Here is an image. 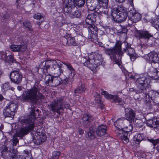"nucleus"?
Returning <instances> with one entry per match:
<instances>
[{
  "mask_svg": "<svg viewBox=\"0 0 159 159\" xmlns=\"http://www.w3.org/2000/svg\"><path fill=\"white\" fill-rule=\"evenodd\" d=\"M17 89L19 91H20L22 89V87L20 86H18L17 87Z\"/></svg>",
  "mask_w": 159,
  "mask_h": 159,
  "instance_id": "69168bd1",
  "label": "nucleus"
},
{
  "mask_svg": "<svg viewBox=\"0 0 159 159\" xmlns=\"http://www.w3.org/2000/svg\"><path fill=\"white\" fill-rule=\"evenodd\" d=\"M95 128V126L94 125H92L89 128V131L88 132H94V129Z\"/></svg>",
  "mask_w": 159,
  "mask_h": 159,
  "instance_id": "6e6d98bb",
  "label": "nucleus"
},
{
  "mask_svg": "<svg viewBox=\"0 0 159 159\" xmlns=\"http://www.w3.org/2000/svg\"><path fill=\"white\" fill-rule=\"evenodd\" d=\"M24 152L25 154H26V155H28L29 153V152L27 150H25L24 151Z\"/></svg>",
  "mask_w": 159,
  "mask_h": 159,
  "instance_id": "338daca9",
  "label": "nucleus"
},
{
  "mask_svg": "<svg viewBox=\"0 0 159 159\" xmlns=\"http://www.w3.org/2000/svg\"><path fill=\"white\" fill-rule=\"evenodd\" d=\"M62 63L57 60L45 61L41 63L39 68L43 69L44 72L49 73L53 76L58 77L63 73L61 66Z\"/></svg>",
  "mask_w": 159,
  "mask_h": 159,
  "instance_id": "f257e3e1",
  "label": "nucleus"
},
{
  "mask_svg": "<svg viewBox=\"0 0 159 159\" xmlns=\"http://www.w3.org/2000/svg\"><path fill=\"white\" fill-rule=\"evenodd\" d=\"M89 58L91 59H103L102 55L99 54L98 51H96L95 52L92 53L89 56Z\"/></svg>",
  "mask_w": 159,
  "mask_h": 159,
  "instance_id": "473e14b6",
  "label": "nucleus"
},
{
  "mask_svg": "<svg viewBox=\"0 0 159 159\" xmlns=\"http://www.w3.org/2000/svg\"><path fill=\"white\" fill-rule=\"evenodd\" d=\"M85 90V85L84 84L81 83L79 86L75 90L74 94L77 95V94L81 93L84 92Z\"/></svg>",
  "mask_w": 159,
  "mask_h": 159,
  "instance_id": "72a5a7b5",
  "label": "nucleus"
},
{
  "mask_svg": "<svg viewBox=\"0 0 159 159\" xmlns=\"http://www.w3.org/2000/svg\"><path fill=\"white\" fill-rule=\"evenodd\" d=\"M124 43L125 47L123 51L122 50V43L121 42L119 41H117L114 47L106 48L104 50L106 54L110 56V58L111 60H113L118 65L120 64V62L116 59V56L122 55L124 52H125L128 49L131 48L130 44L125 41Z\"/></svg>",
  "mask_w": 159,
  "mask_h": 159,
  "instance_id": "7ed1b4c3",
  "label": "nucleus"
},
{
  "mask_svg": "<svg viewBox=\"0 0 159 159\" xmlns=\"http://www.w3.org/2000/svg\"><path fill=\"white\" fill-rule=\"evenodd\" d=\"M97 34H98L99 35H103L104 33V32H103V30H99V29L98 30H98H97Z\"/></svg>",
  "mask_w": 159,
  "mask_h": 159,
  "instance_id": "4d7b16f0",
  "label": "nucleus"
},
{
  "mask_svg": "<svg viewBox=\"0 0 159 159\" xmlns=\"http://www.w3.org/2000/svg\"><path fill=\"white\" fill-rule=\"evenodd\" d=\"M101 94L108 99H113L115 102H118L120 103L122 102V100L117 95H112L109 94L107 91H102L101 92Z\"/></svg>",
  "mask_w": 159,
  "mask_h": 159,
  "instance_id": "5701e85b",
  "label": "nucleus"
},
{
  "mask_svg": "<svg viewBox=\"0 0 159 159\" xmlns=\"http://www.w3.org/2000/svg\"><path fill=\"white\" fill-rule=\"evenodd\" d=\"M97 16L94 13H92L89 15L85 19L86 25H92L96 20Z\"/></svg>",
  "mask_w": 159,
  "mask_h": 159,
  "instance_id": "bb28decb",
  "label": "nucleus"
},
{
  "mask_svg": "<svg viewBox=\"0 0 159 159\" xmlns=\"http://www.w3.org/2000/svg\"><path fill=\"white\" fill-rule=\"evenodd\" d=\"M155 99H154L155 101H156L157 104H159V95H157L155 98Z\"/></svg>",
  "mask_w": 159,
  "mask_h": 159,
  "instance_id": "13d9d810",
  "label": "nucleus"
},
{
  "mask_svg": "<svg viewBox=\"0 0 159 159\" xmlns=\"http://www.w3.org/2000/svg\"><path fill=\"white\" fill-rule=\"evenodd\" d=\"M30 114L26 118L22 119L20 121L21 124L27 126L22 127L19 131L17 133V135L19 137H23L27 134L29 132L32 131L34 127V121L36 118L35 116V110L32 107L31 108Z\"/></svg>",
  "mask_w": 159,
  "mask_h": 159,
  "instance_id": "20e7f679",
  "label": "nucleus"
},
{
  "mask_svg": "<svg viewBox=\"0 0 159 159\" xmlns=\"http://www.w3.org/2000/svg\"><path fill=\"white\" fill-rule=\"evenodd\" d=\"M11 111V113L12 114H15V112L17 107V106L16 104L14 103H10L8 106H7Z\"/></svg>",
  "mask_w": 159,
  "mask_h": 159,
  "instance_id": "58836bf2",
  "label": "nucleus"
},
{
  "mask_svg": "<svg viewBox=\"0 0 159 159\" xmlns=\"http://www.w3.org/2000/svg\"><path fill=\"white\" fill-rule=\"evenodd\" d=\"M14 88L13 87H11L10 85V84L9 83H5L3 84L1 86V90L4 92L6 91L9 89H11L12 90H14Z\"/></svg>",
  "mask_w": 159,
  "mask_h": 159,
  "instance_id": "4c0bfd02",
  "label": "nucleus"
},
{
  "mask_svg": "<svg viewBox=\"0 0 159 159\" xmlns=\"http://www.w3.org/2000/svg\"><path fill=\"white\" fill-rule=\"evenodd\" d=\"M127 124H129V121L125 117L119 118L114 122V125L116 128L124 129L125 128L128 130L129 126H127Z\"/></svg>",
  "mask_w": 159,
  "mask_h": 159,
  "instance_id": "2eb2a0df",
  "label": "nucleus"
},
{
  "mask_svg": "<svg viewBox=\"0 0 159 159\" xmlns=\"http://www.w3.org/2000/svg\"><path fill=\"white\" fill-rule=\"evenodd\" d=\"M63 107L70 109V105L67 102L63 103L62 100L61 98L55 100L50 104L51 110L53 112H57L58 114L63 111Z\"/></svg>",
  "mask_w": 159,
  "mask_h": 159,
  "instance_id": "0eeeda50",
  "label": "nucleus"
},
{
  "mask_svg": "<svg viewBox=\"0 0 159 159\" xmlns=\"http://www.w3.org/2000/svg\"><path fill=\"white\" fill-rule=\"evenodd\" d=\"M158 72L156 69H154L153 72V75L151 76V77L154 79H157L158 78V76L157 75Z\"/></svg>",
  "mask_w": 159,
  "mask_h": 159,
  "instance_id": "603ef678",
  "label": "nucleus"
},
{
  "mask_svg": "<svg viewBox=\"0 0 159 159\" xmlns=\"http://www.w3.org/2000/svg\"><path fill=\"white\" fill-rule=\"evenodd\" d=\"M11 111L7 106L5 107L4 109L3 114L5 117H12L15 115L11 113Z\"/></svg>",
  "mask_w": 159,
  "mask_h": 159,
  "instance_id": "f704fd0d",
  "label": "nucleus"
},
{
  "mask_svg": "<svg viewBox=\"0 0 159 159\" xmlns=\"http://www.w3.org/2000/svg\"><path fill=\"white\" fill-rule=\"evenodd\" d=\"M130 4L131 5V7H132V6L133 5V0H128Z\"/></svg>",
  "mask_w": 159,
  "mask_h": 159,
  "instance_id": "0e129e2a",
  "label": "nucleus"
},
{
  "mask_svg": "<svg viewBox=\"0 0 159 159\" xmlns=\"http://www.w3.org/2000/svg\"><path fill=\"white\" fill-rule=\"evenodd\" d=\"M64 31V34H66V37H67L63 39V44L65 45V44H67L68 45L75 46L76 43L75 40V39L73 37H70L69 34L66 35L67 31L66 30H64L63 29H61L60 30V34H61L62 32Z\"/></svg>",
  "mask_w": 159,
  "mask_h": 159,
  "instance_id": "6ab92c4d",
  "label": "nucleus"
},
{
  "mask_svg": "<svg viewBox=\"0 0 159 159\" xmlns=\"http://www.w3.org/2000/svg\"><path fill=\"white\" fill-rule=\"evenodd\" d=\"M143 134L137 133L134 137V140L136 143L139 144L143 139Z\"/></svg>",
  "mask_w": 159,
  "mask_h": 159,
  "instance_id": "e433bc0d",
  "label": "nucleus"
},
{
  "mask_svg": "<svg viewBox=\"0 0 159 159\" xmlns=\"http://www.w3.org/2000/svg\"><path fill=\"white\" fill-rule=\"evenodd\" d=\"M5 99V98L0 93V102H2Z\"/></svg>",
  "mask_w": 159,
  "mask_h": 159,
  "instance_id": "052dcab7",
  "label": "nucleus"
},
{
  "mask_svg": "<svg viewBox=\"0 0 159 159\" xmlns=\"http://www.w3.org/2000/svg\"><path fill=\"white\" fill-rule=\"evenodd\" d=\"M34 138L36 141L37 143L40 144L45 141L46 137L45 134L41 132L40 129H38L36 132L34 134Z\"/></svg>",
  "mask_w": 159,
  "mask_h": 159,
  "instance_id": "aec40b11",
  "label": "nucleus"
},
{
  "mask_svg": "<svg viewBox=\"0 0 159 159\" xmlns=\"http://www.w3.org/2000/svg\"><path fill=\"white\" fill-rule=\"evenodd\" d=\"M62 81L61 78L59 77L53 76L52 77V76H49L45 84L52 87H56L60 85Z\"/></svg>",
  "mask_w": 159,
  "mask_h": 159,
  "instance_id": "f3484780",
  "label": "nucleus"
},
{
  "mask_svg": "<svg viewBox=\"0 0 159 159\" xmlns=\"http://www.w3.org/2000/svg\"><path fill=\"white\" fill-rule=\"evenodd\" d=\"M151 38V39H147V43L148 45H149L152 44L153 43H154L155 41V39L153 38V36Z\"/></svg>",
  "mask_w": 159,
  "mask_h": 159,
  "instance_id": "8fccbe9b",
  "label": "nucleus"
},
{
  "mask_svg": "<svg viewBox=\"0 0 159 159\" xmlns=\"http://www.w3.org/2000/svg\"><path fill=\"white\" fill-rule=\"evenodd\" d=\"M127 31L128 29L125 27H124L122 28L121 30L119 33L123 34L125 37L126 38Z\"/></svg>",
  "mask_w": 159,
  "mask_h": 159,
  "instance_id": "09e8293b",
  "label": "nucleus"
},
{
  "mask_svg": "<svg viewBox=\"0 0 159 159\" xmlns=\"http://www.w3.org/2000/svg\"><path fill=\"white\" fill-rule=\"evenodd\" d=\"M101 2L100 7L98 10V13L102 15H105L108 16L109 9L108 7V0H100Z\"/></svg>",
  "mask_w": 159,
  "mask_h": 159,
  "instance_id": "dca6fc26",
  "label": "nucleus"
},
{
  "mask_svg": "<svg viewBox=\"0 0 159 159\" xmlns=\"http://www.w3.org/2000/svg\"><path fill=\"white\" fill-rule=\"evenodd\" d=\"M89 31L88 38L92 40H96L97 39V28L93 24L86 25Z\"/></svg>",
  "mask_w": 159,
  "mask_h": 159,
  "instance_id": "ddd939ff",
  "label": "nucleus"
},
{
  "mask_svg": "<svg viewBox=\"0 0 159 159\" xmlns=\"http://www.w3.org/2000/svg\"><path fill=\"white\" fill-rule=\"evenodd\" d=\"M106 126L105 125H102L97 127L95 132L98 136L101 137L106 133Z\"/></svg>",
  "mask_w": 159,
  "mask_h": 159,
  "instance_id": "a878e982",
  "label": "nucleus"
},
{
  "mask_svg": "<svg viewBox=\"0 0 159 159\" xmlns=\"http://www.w3.org/2000/svg\"><path fill=\"white\" fill-rule=\"evenodd\" d=\"M66 66L68 69L69 75L66 77L65 79L62 81V83L64 84H66L69 82H71L73 80V78L75 73L74 69L69 63H63Z\"/></svg>",
  "mask_w": 159,
  "mask_h": 159,
  "instance_id": "9b49d317",
  "label": "nucleus"
},
{
  "mask_svg": "<svg viewBox=\"0 0 159 159\" xmlns=\"http://www.w3.org/2000/svg\"><path fill=\"white\" fill-rule=\"evenodd\" d=\"M9 57L10 59V61L11 62L13 63L15 61V60L13 57V56L12 55H10Z\"/></svg>",
  "mask_w": 159,
  "mask_h": 159,
  "instance_id": "5fc2aeb1",
  "label": "nucleus"
},
{
  "mask_svg": "<svg viewBox=\"0 0 159 159\" xmlns=\"http://www.w3.org/2000/svg\"><path fill=\"white\" fill-rule=\"evenodd\" d=\"M76 10L71 12L69 15V16L71 18L79 17L81 15V11L75 8Z\"/></svg>",
  "mask_w": 159,
  "mask_h": 159,
  "instance_id": "c9c22d12",
  "label": "nucleus"
},
{
  "mask_svg": "<svg viewBox=\"0 0 159 159\" xmlns=\"http://www.w3.org/2000/svg\"><path fill=\"white\" fill-rule=\"evenodd\" d=\"M11 81L16 84H18L21 81L22 78V73L19 71L14 70L10 73Z\"/></svg>",
  "mask_w": 159,
  "mask_h": 159,
  "instance_id": "9d476101",
  "label": "nucleus"
},
{
  "mask_svg": "<svg viewBox=\"0 0 159 159\" xmlns=\"http://www.w3.org/2000/svg\"><path fill=\"white\" fill-rule=\"evenodd\" d=\"M92 116L90 114H84L82 117V124L85 128L88 127L90 125V122L93 120Z\"/></svg>",
  "mask_w": 159,
  "mask_h": 159,
  "instance_id": "4be33fe9",
  "label": "nucleus"
},
{
  "mask_svg": "<svg viewBox=\"0 0 159 159\" xmlns=\"http://www.w3.org/2000/svg\"><path fill=\"white\" fill-rule=\"evenodd\" d=\"M148 141L152 143L153 145L155 146L157 144L158 145L157 147V150L159 152V138L158 139H148Z\"/></svg>",
  "mask_w": 159,
  "mask_h": 159,
  "instance_id": "a19ab883",
  "label": "nucleus"
},
{
  "mask_svg": "<svg viewBox=\"0 0 159 159\" xmlns=\"http://www.w3.org/2000/svg\"><path fill=\"white\" fill-rule=\"evenodd\" d=\"M63 9L65 12L69 15L71 12L75 9L74 2L71 0H62Z\"/></svg>",
  "mask_w": 159,
  "mask_h": 159,
  "instance_id": "1a4fd4ad",
  "label": "nucleus"
},
{
  "mask_svg": "<svg viewBox=\"0 0 159 159\" xmlns=\"http://www.w3.org/2000/svg\"><path fill=\"white\" fill-rule=\"evenodd\" d=\"M129 90L130 91L133 92L134 91V89L132 88H131L129 89Z\"/></svg>",
  "mask_w": 159,
  "mask_h": 159,
  "instance_id": "774afa93",
  "label": "nucleus"
},
{
  "mask_svg": "<svg viewBox=\"0 0 159 159\" xmlns=\"http://www.w3.org/2000/svg\"><path fill=\"white\" fill-rule=\"evenodd\" d=\"M10 48L13 52H23L25 51L26 47L25 45H12L11 46Z\"/></svg>",
  "mask_w": 159,
  "mask_h": 159,
  "instance_id": "c85d7f7f",
  "label": "nucleus"
},
{
  "mask_svg": "<svg viewBox=\"0 0 159 159\" xmlns=\"http://www.w3.org/2000/svg\"><path fill=\"white\" fill-rule=\"evenodd\" d=\"M150 80L146 74L142 75L137 79L136 83L138 88L136 90L137 93H141L145 92L147 87H149Z\"/></svg>",
  "mask_w": 159,
  "mask_h": 159,
  "instance_id": "423d86ee",
  "label": "nucleus"
},
{
  "mask_svg": "<svg viewBox=\"0 0 159 159\" xmlns=\"http://www.w3.org/2000/svg\"><path fill=\"white\" fill-rule=\"evenodd\" d=\"M136 33L137 36L140 38L147 39L152 37V35L147 31L138 30Z\"/></svg>",
  "mask_w": 159,
  "mask_h": 159,
  "instance_id": "b1692460",
  "label": "nucleus"
},
{
  "mask_svg": "<svg viewBox=\"0 0 159 159\" xmlns=\"http://www.w3.org/2000/svg\"><path fill=\"white\" fill-rule=\"evenodd\" d=\"M159 95V93L156 91L151 90L148 93V96L153 100L155 99V98L156 96Z\"/></svg>",
  "mask_w": 159,
  "mask_h": 159,
  "instance_id": "37998d69",
  "label": "nucleus"
},
{
  "mask_svg": "<svg viewBox=\"0 0 159 159\" xmlns=\"http://www.w3.org/2000/svg\"><path fill=\"white\" fill-rule=\"evenodd\" d=\"M115 1L117 2L120 3L124 2L125 0H115Z\"/></svg>",
  "mask_w": 159,
  "mask_h": 159,
  "instance_id": "680f3d73",
  "label": "nucleus"
},
{
  "mask_svg": "<svg viewBox=\"0 0 159 159\" xmlns=\"http://www.w3.org/2000/svg\"><path fill=\"white\" fill-rule=\"evenodd\" d=\"M146 18L156 29H159V17L154 13H152L146 16Z\"/></svg>",
  "mask_w": 159,
  "mask_h": 159,
  "instance_id": "4468645a",
  "label": "nucleus"
},
{
  "mask_svg": "<svg viewBox=\"0 0 159 159\" xmlns=\"http://www.w3.org/2000/svg\"><path fill=\"white\" fill-rule=\"evenodd\" d=\"M81 61L84 64V66L89 68V66L90 64V58H89V57L88 59H87L85 57L82 58Z\"/></svg>",
  "mask_w": 159,
  "mask_h": 159,
  "instance_id": "ea45409f",
  "label": "nucleus"
},
{
  "mask_svg": "<svg viewBox=\"0 0 159 159\" xmlns=\"http://www.w3.org/2000/svg\"><path fill=\"white\" fill-rule=\"evenodd\" d=\"M23 25L26 28L28 29V30L31 32L32 31V28L31 24L29 21H24L23 23Z\"/></svg>",
  "mask_w": 159,
  "mask_h": 159,
  "instance_id": "a18cd8bd",
  "label": "nucleus"
},
{
  "mask_svg": "<svg viewBox=\"0 0 159 159\" xmlns=\"http://www.w3.org/2000/svg\"><path fill=\"white\" fill-rule=\"evenodd\" d=\"M159 5V0H158V2L156 3V4L155 5V7L156 8H157L158 7Z\"/></svg>",
  "mask_w": 159,
  "mask_h": 159,
  "instance_id": "e2e57ef3",
  "label": "nucleus"
},
{
  "mask_svg": "<svg viewBox=\"0 0 159 159\" xmlns=\"http://www.w3.org/2000/svg\"><path fill=\"white\" fill-rule=\"evenodd\" d=\"M94 132H88L87 135L88 137L91 139H93L95 138L94 135Z\"/></svg>",
  "mask_w": 159,
  "mask_h": 159,
  "instance_id": "3c124183",
  "label": "nucleus"
},
{
  "mask_svg": "<svg viewBox=\"0 0 159 159\" xmlns=\"http://www.w3.org/2000/svg\"><path fill=\"white\" fill-rule=\"evenodd\" d=\"M75 4L79 7H82L84 4L85 0H74Z\"/></svg>",
  "mask_w": 159,
  "mask_h": 159,
  "instance_id": "49530a36",
  "label": "nucleus"
},
{
  "mask_svg": "<svg viewBox=\"0 0 159 159\" xmlns=\"http://www.w3.org/2000/svg\"><path fill=\"white\" fill-rule=\"evenodd\" d=\"M133 127V126L131 125H129L128 130H127L126 132L124 133V135L120 137L123 141L124 143H127L129 142L128 137V136H129L130 134L132 133L131 131L132 130Z\"/></svg>",
  "mask_w": 159,
  "mask_h": 159,
  "instance_id": "cd10ccee",
  "label": "nucleus"
},
{
  "mask_svg": "<svg viewBox=\"0 0 159 159\" xmlns=\"http://www.w3.org/2000/svg\"><path fill=\"white\" fill-rule=\"evenodd\" d=\"M90 64L89 65V68L91 70L96 68L100 65H103V59H91Z\"/></svg>",
  "mask_w": 159,
  "mask_h": 159,
  "instance_id": "393cba45",
  "label": "nucleus"
},
{
  "mask_svg": "<svg viewBox=\"0 0 159 159\" xmlns=\"http://www.w3.org/2000/svg\"><path fill=\"white\" fill-rule=\"evenodd\" d=\"M125 52L129 56L130 58L132 61H134L137 58L135 50L133 48H129Z\"/></svg>",
  "mask_w": 159,
  "mask_h": 159,
  "instance_id": "7c9ffc66",
  "label": "nucleus"
},
{
  "mask_svg": "<svg viewBox=\"0 0 159 159\" xmlns=\"http://www.w3.org/2000/svg\"><path fill=\"white\" fill-rule=\"evenodd\" d=\"M78 131L79 134L80 135H82L84 134V130L82 129L81 128H80L79 129Z\"/></svg>",
  "mask_w": 159,
  "mask_h": 159,
  "instance_id": "bf43d9fd",
  "label": "nucleus"
},
{
  "mask_svg": "<svg viewBox=\"0 0 159 159\" xmlns=\"http://www.w3.org/2000/svg\"><path fill=\"white\" fill-rule=\"evenodd\" d=\"M125 116L126 119L128 121H129V125L132 124L131 123L132 122H134L135 119V111L131 108H126L125 109Z\"/></svg>",
  "mask_w": 159,
  "mask_h": 159,
  "instance_id": "a211bd4d",
  "label": "nucleus"
},
{
  "mask_svg": "<svg viewBox=\"0 0 159 159\" xmlns=\"http://www.w3.org/2000/svg\"><path fill=\"white\" fill-rule=\"evenodd\" d=\"M145 58L149 62L154 63H157L159 61L158 54L154 52H151L145 55Z\"/></svg>",
  "mask_w": 159,
  "mask_h": 159,
  "instance_id": "412c9836",
  "label": "nucleus"
},
{
  "mask_svg": "<svg viewBox=\"0 0 159 159\" xmlns=\"http://www.w3.org/2000/svg\"><path fill=\"white\" fill-rule=\"evenodd\" d=\"M18 142V139H16L12 140L13 145L10 148L5 145L2 146L0 149L2 157L4 159H15L17 155V151L13 148V146H16Z\"/></svg>",
  "mask_w": 159,
  "mask_h": 159,
  "instance_id": "39448f33",
  "label": "nucleus"
},
{
  "mask_svg": "<svg viewBox=\"0 0 159 159\" xmlns=\"http://www.w3.org/2000/svg\"><path fill=\"white\" fill-rule=\"evenodd\" d=\"M147 125L154 129H159V121L156 120H150L147 121Z\"/></svg>",
  "mask_w": 159,
  "mask_h": 159,
  "instance_id": "c756f323",
  "label": "nucleus"
},
{
  "mask_svg": "<svg viewBox=\"0 0 159 159\" xmlns=\"http://www.w3.org/2000/svg\"><path fill=\"white\" fill-rule=\"evenodd\" d=\"M61 154L60 152L55 151L52 152V159H58Z\"/></svg>",
  "mask_w": 159,
  "mask_h": 159,
  "instance_id": "de8ad7c7",
  "label": "nucleus"
},
{
  "mask_svg": "<svg viewBox=\"0 0 159 159\" xmlns=\"http://www.w3.org/2000/svg\"><path fill=\"white\" fill-rule=\"evenodd\" d=\"M94 96L96 103L102 108L103 107V104L101 100L100 96L99 94L97 92H95L94 93Z\"/></svg>",
  "mask_w": 159,
  "mask_h": 159,
  "instance_id": "2f4dec72",
  "label": "nucleus"
},
{
  "mask_svg": "<svg viewBox=\"0 0 159 159\" xmlns=\"http://www.w3.org/2000/svg\"><path fill=\"white\" fill-rule=\"evenodd\" d=\"M42 17V16L41 14L39 13L35 14L34 16V18L36 19H40Z\"/></svg>",
  "mask_w": 159,
  "mask_h": 159,
  "instance_id": "864d4df0",
  "label": "nucleus"
},
{
  "mask_svg": "<svg viewBox=\"0 0 159 159\" xmlns=\"http://www.w3.org/2000/svg\"><path fill=\"white\" fill-rule=\"evenodd\" d=\"M128 23L129 24H130L132 22L136 23L140 20L141 18V15L139 12H137L133 8L128 12Z\"/></svg>",
  "mask_w": 159,
  "mask_h": 159,
  "instance_id": "6e6552de",
  "label": "nucleus"
},
{
  "mask_svg": "<svg viewBox=\"0 0 159 159\" xmlns=\"http://www.w3.org/2000/svg\"><path fill=\"white\" fill-rule=\"evenodd\" d=\"M119 129L116 128L115 130V133L117 136L119 137H121L124 135V133L126 132V131H125L123 129Z\"/></svg>",
  "mask_w": 159,
  "mask_h": 159,
  "instance_id": "79ce46f5",
  "label": "nucleus"
},
{
  "mask_svg": "<svg viewBox=\"0 0 159 159\" xmlns=\"http://www.w3.org/2000/svg\"><path fill=\"white\" fill-rule=\"evenodd\" d=\"M111 15L112 17L118 19L121 21H125L127 16L128 17V12H118L116 9L111 10Z\"/></svg>",
  "mask_w": 159,
  "mask_h": 159,
  "instance_id": "f8f14e48",
  "label": "nucleus"
},
{
  "mask_svg": "<svg viewBox=\"0 0 159 159\" xmlns=\"http://www.w3.org/2000/svg\"><path fill=\"white\" fill-rule=\"evenodd\" d=\"M42 89L43 87L40 84H35L32 88L25 91L22 97V100L33 104H36L39 100L44 98V97L40 92Z\"/></svg>",
  "mask_w": 159,
  "mask_h": 159,
  "instance_id": "f03ea898",
  "label": "nucleus"
},
{
  "mask_svg": "<svg viewBox=\"0 0 159 159\" xmlns=\"http://www.w3.org/2000/svg\"><path fill=\"white\" fill-rule=\"evenodd\" d=\"M116 9L117 11L118 12H124L127 11L126 8L122 5L118 6H117V7H114L111 8V10Z\"/></svg>",
  "mask_w": 159,
  "mask_h": 159,
  "instance_id": "c03bdc74",
  "label": "nucleus"
}]
</instances>
